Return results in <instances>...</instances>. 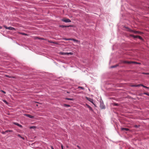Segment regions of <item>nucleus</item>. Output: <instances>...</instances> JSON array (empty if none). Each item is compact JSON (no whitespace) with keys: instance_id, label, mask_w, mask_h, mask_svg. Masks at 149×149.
<instances>
[{"instance_id":"obj_1","label":"nucleus","mask_w":149,"mask_h":149,"mask_svg":"<svg viewBox=\"0 0 149 149\" xmlns=\"http://www.w3.org/2000/svg\"><path fill=\"white\" fill-rule=\"evenodd\" d=\"M127 63L128 64H130L131 63H134V64H139V63H137L136 62H133L131 61H121L119 63Z\"/></svg>"},{"instance_id":"obj_2","label":"nucleus","mask_w":149,"mask_h":149,"mask_svg":"<svg viewBox=\"0 0 149 149\" xmlns=\"http://www.w3.org/2000/svg\"><path fill=\"white\" fill-rule=\"evenodd\" d=\"M63 39L66 40H73L74 42H76L78 43H79L80 42V41L78 40H76L74 38H63Z\"/></svg>"},{"instance_id":"obj_3","label":"nucleus","mask_w":149,"mask_h":149,"mask_svg":"<svg viewBox=\"0 0 149 149\" xmlns=\"http://www.w3.org/2000/svg\"><path fill=\"white\" fill-rule=\"evenodd\" d=\"M127 31H129L130 32H133V33H136V34H139L141 33V32H139L138 31H133V30H131L130 29H129V28H127Z\"/></svg>"},{"instance_id":"obj_4","label":"nucleus","mask_w":149,"mask_h":149,"mask_svg":"<svg viewBox=\"0 0 149 149\" xmlns=\"http://www.w3.org/2000/svg\"><path fill=\"white\" fill-rule=\"evenodd\" d=\"M130 36L131 37H133L134 38H138L139 39H140L141 40H143V38H142L141 36H134V35H132V34H130Z\"/></svg>"},{"instance_id":"obj_5","label":"nucleus","mask_w":149,"mask_h":149,"mask_svg":"<svg viewBox=\"0 0 149 149\" xmlns=\"http://www.w3.org/2000/svg\"><path fill=\"white\" fill-rule=\"evenodd\" d=\"M4 27L6 29L10 30H15V28L12 27H7L6 26H4Z\"/></svg>"},{"instance_id":"obj_6","label":"nucleus","mask_w":149,"mask_h":149,"mask_svg":"<svg viewBox=\"0 0 149 149\" xmlns=\"http://www.w3.org/2000/svg\"><path fill=\"white\" fill-rule=\"evenodd\" d=\"M62 20L65 22H71V21L69 19H65L64 18L62 19Z\"/></svg>"},{"instance_id":"obj_7","label":"nucleus","mask_w":149,"mask_h":149,"mask_svg":"<svg viewBox=\"0 0 149 149\" xmlns=\"http://www.w3.org/2000/svg\"><path fill=\"white\" fill-rule=\"evenodd\" d=\"M60 27L64 28V27H70L72 26L71 25H69L68 26H64V25H60L59 26Z\"/></svg>"},{"instance_id":"obj_8","label":"nucleus","mask_w":149,"mask_h":149,"mask_svg":"<svg viewBox=\"0 0 149 149\" xmlns=\"http://www.w3.org/2000/svg\"><path fill=\"white\" fill-rule=\"evenodd\" d=\"M86 99L87 100H88L89 101H90L91 102H92V103L93 104V99H91L90 98L86 97Z\"/></svg>"},{"instance_id":"obj_9","label":"nucleus","mask_w":149,"mask_h":149,"mask_svg":"<svg viewBox=\"0 0 149 149\" xmlns=\"http://www.w3.org/2000/svg\"><path fill=\"white\" fill-rule=\"evenodd\" d=\"M25 115L28 117H29L30 118H33L34 117V116H32L28 114H25Z\"/></svg>"},{"instance_id":"obj_10","label":"nucleus","mask_w":149,"mask_h":149,"mask_svg":"<svg viewBox=\"0 0 149 149\" xmlns=\"http://www.w3.org/2000/svg\"><path fill=\"white\" fill-rule=\"evenodd\" d=\"M86 107L89 109L90 110L92 111H93L92 108L89 105L87 104H86Z\"/></svg>"},{"instance_id":"obj_11","label":"nucleus","mask_w":149,"mask_h":149,"mask_svg":"<svg viewBox=\"0 0 149 149\" xmlns=\"http://www.w3.org/2000/svg\"><path fill=\"white\" fill-rule=\"evenodd\" d=\"M137 86H141L144 88L149 89V87H147L143 85V84H141L138 85Z\"/></svg>"},{"instance_id":"obj_12","label":"nucleus","mask_w":149,"mask_h":149,"mask_svg":"<svg viewBox=\"0 0 149 149\" xmlns=\"http://www.w3.org/2000/svg\"><path fill=\"white\" fill-rule=\"evenodd\" d=\"M129 129L128 128H121V130L123 131H128Z\"/></svg>"},{"instance_id":"obj_13","label":"nucleus","mask_w":149,"mask_h":149,"mask_svg":"<svg viewBox=\"0 0 149 149\" xmlns=\"http://www.w3.org/2000/svg\"><path fill=\"white\" fill-rule=\"evenodd\" d=\"M60 54L61 55H67L68 54L67 53V52H60Z\"/></svg>"},{"instance_id":"obj_14","label":"nucleus","mask_w":149,"mask_h":149,"mask_svg":"<svg viewBox=\"0 0 149 149\" xmlns=\"http://www.w3.org/2000/svg\"><path fill=\"white\" fill-rule=\"evenodd\" d=\"M15 125H17L18 126L20 127H22V126L21 125H20L18 123H14Z\"/></svg>"},{"instance_id":"obj_15","label":"nucleus","mask_w":149,"mask_h":149,"mask_svg":"<svg viewBox=\"0 0 149 149\" xmlns=\"http://www.w3.org/2000/svg\"><path fill=\"white\" fill-rule=\"evenodd\" d=\"M12 132V130H6L5 131V132H6V133H8V132Z\"/></svg>"},{"instance_id":"obj_16","label":"nucleus","mask_w":149,"mask_h":149,"mask_svg":"<svg viewBox=\"0 0 149 149\" xmlns=\"http://www.w3.org/2000/svg\"><path fill=\"white\" fill-rule=\"evenodd\" d=\"M65 99L66 100H73V98H65Z\"/></svg>"},{"instance_id":"obj_17","label":"nucleus","mask_w":149,"mask_h":149,"mask_svg":"<svg viewBox=\"0 0 149 149\" xmlns=\"http://www.w3.org/2000/svg\"><path fill=\"white\" fill-rule=\"evenodd\" d=\"M36 126H31V127H30V128L31 129H35L36 128Z\"/></svg>"},{"instance_id":"obj_18","label":"nucleus","mask_w":149,"mask_h":149,"mask_svg":"<svg viewBox=\"0 0 149 149\" xmlns=\"http://www.w3.org/2000/svg\"><path fill=\"white\" fill-rule=\"evenodd\" d=\"M78 88H81V89H83V90H84V88L82 87H81V86H78Z\"/></svg>"},{"instance_id":"obj_19","label":"nucleus","mask_w":149,"mask_h":149,"mask_svg":"<svg viewBox=\"0 0 149 149\" xmlns=\"http://www.w3.org/2000/svg\"><path fill=\"white\" fill-rule=\"evenodd\" d=\"M118 64H117L115 65H114V66H111V68H115V67H116L117 66H118Z\"/></svg>"},{"instance_id":"obj_20","label":"nucleus","mask_w":149,"mask_h":149,"mask_svg":"<svg viewBox=\"0 0 149 149\" xmlns=\"http://www.w3.org/2000/svg\"><path fill=\"white\" fill-rule=\"evenodd\" d=\"M144 94L149 96V93H148L145 92L144 93Z\"/></svg>"},{"instance_id":"obj_21","label":"nucleus","mask_w":149,"mask_h":149,"mask_svg":"<svg viewBox=\"0 0 149 149\" xmlns=\"http://www.w3.org/2000/svg\"><path fill=\"white\" fill-rule=\"evenodd\" d=\"M67 53L68 54H67V55H68L69 54L72 55L73 54V53L72 52H70V53H67Z\"/></svg>"},{"instance_id":"obj_22","label":"nucleus","mask_w":149,"mask_h":149,"mask_svg":"<svg viewBox=\"0 0 149 149\" xmlns=\"http://www.w3.org/2000/svg\"><path fill=\"white\" fill-rule=\"evenodd\" d=\"M3 102H5V103H6V104H8V103L6 101V100H3Z\"/></svg>"},{"instance_id":"obj_23","label":"nucleus","mask_w":149,"mask_h":149,"mask_svg":"<svg viewBox=\"0 0 149 149\" xmlns=\"http://www.w3.org/2000/svg\"><path fill=\"white\" fill-rule=\"evenodd\" d=\"M113 105L115 106H118V104L117 103H114Z\"/></svg>"},{"instance_id":"obj_24","label":"nucleus","mask_w":149,"mask_h":149,"mask_svg":"<svg viewBox=\"0 0 149 149\" xmlns=\"http://www.w3.org/2000/svg\"><path fill=\"white\" fill-rule=\"evenodd\" d=\"M138 85H133L132 86V87H139L140 86H137Z\"/></svg>"},{"instance_id":"obj_25","label":"nucleus","mask_w":149,"mask_h":149,"mask_svg":"<svg viewBox=\"0 0 149 149\" xmlns=\"http://www.w3.org/2000/svg\"><path fill=\"white\" fill-rule=\"evenodd\" d=\"M50 42L51 43H54V44H58L57 42Z\"/></svg>"},{"instance_id":"obj_26","label":"nucleus","mask_w":149,"mask_h":149,"mask_svg":"<svg viewBox=\"0 0 149 149\" xmlns=\"http://www.w3.org/2000/svg\"><path fill=\"white\" fill-rule=\"evenodd\" d=\"M143 74H145L148 75V73H145V72H144V73H143Z\"/></svg>"},{"instance_id":"obj_27","label":"nucleus","mask_w":149,"mask_h":149,"mask_svg":"<svg viewBox=\"0 0 149 149\" xmlns=\"http://www.w3.org/2000/svg\"><path fill=\"white\" fill-rule=\"evenodd\" d=\"M65 105L67 107H70V105H69L65 104Z\"/></svg>"},{"instance_id":"obj_28","label":"nucleus","mask_w":149,"mask_h":149,"mask_svg":"<svg viewBox=\"0 0 149 149\" xmlns=\"http://www.w3.org/2000/svg\"><path fill=\"white\" fill-rule=\"evenodd\" d=\"M17 136H19V137L20 138H21L22 137L19 134H18Z\"/></svg>"},{"instance_id":"obj_29","label":"nucleus","mask_w":149,"mask_h":149,"mask_svg":"<svg viewBox=\"0 0 149 149\" xmlns=\"http://www.w3.org/2000/svg\"><path fill=\"white\" fill-rule=\"evenodd\" d=\"M1 92H2L3 93H6L5 92V91H3L1 90Z\"/></svg>"},{"instance_id":"obj_30","label":"nucleus","mask_w":149,"mask_h":149,"mask_svg":"<svg viewBox=\"0 0 149 149\" xmlns=\"http://www.w3.org/2000/svg\"><path fill=\"white\" fill-rule=\"evenodd\" d=\"M61 149H63V146L62 144H61Z\"/></svg>"},{"instance_id":"obj_31","label":"nucleus","mask_w":149,"mask_h":149,"mask_svg":"<svg viewBox=\"0 0 149 149\" xmlns=\"http://www.w3.org/2000/svg\"><path fill=\"white\" fill-rule=\"evenodd\" d=\"M22 35H26V34L24 33H21Z\"/></svg>"},{"instance_id":"obj_32","label":"nucleus","mask_w":149,"mask_h":149,"mask_svg":"<svg viewBox=\"0 0 149 149\" xmlns=\"http://www.w3.org/2000/svg\"><path fill=\"white\" fill-rule=\"evenodd\" d=\"M2 133L3 134H4L6 133V132H2Z\"/></svg>"},{"instance_id":"obj_33","label":"nucleus","mask_w":149,"mask_h":149,"mask_svg":"<svg viewBox=\"0 0 149 149\" xmlns=\"http://www.w3.org/2000/svg\"><path fill=\"white\" fill-rule=\"evenodd\" d=\"M77 147H78V148H79V149H81V148H80V147L79 146H77Z\"/></svg>"},{"instance_id":"obj_34","label":"nucleus","mask_w":149,"mask_h":149,"mask_svg":"<svg viewBox=\"0 0 149 149\" xmlns=\"http://www.w3.org/2000/svg\"><path fill=\"white\" fill-rule=\"evenodd\" d=\"M135 127H138V126H137V125H136L135 126Z\"/></svg>"},{"instance_id":"obj_35","label":"nucleus","mask_w":149,"mask_h":149,"mask_svg":"<svg viewBox=\"0 0 149 149\" xmlns=\"http://www.w3.org/2000/svg\"><path fill=\"white\" fill-rule=\"evenodd\" d=\"M51 148L52 149H54L53 147L52 146H51Z\"/></svg>"},{"instance_id":"obj_36","label":"nucleus","mask_w":149,"mask_h":149,"mask_svg":"<svg viewBox=\"0 0 149 149\" xmlns=\"http://www.w3.org/2000/svg\"><path fill=\"white\" fill-rule=\"evenodd\" d=\"M21 138L22 139H24V137H22V136L21 137Z\"/></svg>"},{"instance_id":"obj_37","label":"nucleus","mask_w":149,"mask_h":149,"mask_svg":"<svg viewBox=\"0 0 149 149\" xmlns=\"http://www.w3.org/2000/svg\"><path fill=\"white\" fill-rule=\"evenodd\" d=\"M6 76L7 77H9L8 75H6Z\"/></svg>"},{"instance_id":"obj_38","label":"nucleus","mask_w":149,"mask_h":149,"mask_svg":"<svg viewBox=\"0 0 149 149\" xmlns=\"http://www.w3.org/2000/svg\"><path fill=\"white\" fill-rule=\"evenodd\" d=\"M2 28V27L1 26H0V29H1Z\"/></svg>"},{"instance_id":"obj_39","label":"nucleus","mask_w":149,"mask_h":149,"mask_svg":"<svg viewBox=\"0 0 149 149\" xmlns=\"http://www.w3.org/2000/svg\"><path fill=\"white\" fill-rule=\"evenodd\" d=\"M102 109H104V108H103V107H102Z\"/></svg>"},{"instance_id":"obj_40","label":"nucleus","mask_w":149,"mask_h":149,"mask_svg":"<svg viewBox=\"0 0 149 149\" xmlns=\"http://www.w3.org/2000/svg\"><path fill=\"white\" fill-rule=\"evenodd\" d=\"M148 75H149V72L148 73Z\"/></svg>"}]
</instances>
